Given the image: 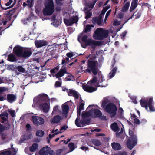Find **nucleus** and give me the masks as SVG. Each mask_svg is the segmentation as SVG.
Masks as SVG:
<instances>
[{
	"label": "nucleus",
	"mask_w": 155,
	"mask_h": 155,
	"mask_svg": "<svg viewBox=\"0 0 155 155\" xmlns=\"http://www.w3.org/2000/svg\"><path fill=\"white\" fill-rule=\"evenodd\" d=\"M35 43L38 48H40L48 45V42L45 41L43 40H36L35 41Z\"/></svg>",
	"instance_id": "14"
},
{
	"label": "nucleus",
	"mask_w": 155,
	"mask_h": 155,
	"mask_svg": "<svg viewBox=\"0 0 155 155\" xmlns=\"http://www.w3.org/2000/svg\"><path fill=\"white\" fill-rule=\"evenodd\" d=\"M81 149L82 150H84L85 149L87 150V148L84 146H82L81 147Z\"/></svg>",
	"instance_id": "61"
},
{
	"label": "nucleus",
	"mask_w": 155,
	"mask_h": 155,
	"mask_svg": "<svg viewBox=\"0 0 155 155\" xmlns=\"http://www.w3.org/2000/svg\"><path fill=\"white\" fill-rule=\"evenodd\" d=\"M66 73V71L65 68H63L60 70V71L55 75V77L56 78H58L62 77L64 75V74Z\"/></svg>",
	"instance_id": "19"
},
{
	"label": "nucleus",
	"mask_w": 155,
	"mask_h": 155,
	"mask_svg": "<svg viewBox=\"0 0 155 155\" xmlns=\"http://www.w3.org/2000/svg\"><path fill=\"white\" fill-rule=\"evenodd\" d=\"M134 123L136 124H139L140 122L139 120L136 118L134 119Z\"/></svg>",
	"instance_id": "54"
},
{
	"label": "nucleus",
	"mask_w": 155,
	"mask_h": 155,
	"mask_svg": "<svg viewBox=\"0 0 155 155\" xmlns=\"http://www.w3.org/2000/svg\"><path fill=\"white\" fill-rule=\"evenodd\" d=\"M131 116L134 118H136V115L134 114H131Z\"/></svg>",
	"instance_id": "64"
},
{
	"label": "nucleus",
	"mask_w": 155,
	"mask_h": 155,
	"mask_svg": "<svg viewBox=\"0 0 155 155\" xmlns=\"http://www.w3.org/2000/svg\"><path fill=\"white\" fill-rule=\"evenodd\" d=\"M45 155H54V151L52 150L50 151L48 153H46Z\"/></svg>",
	"instance_id": "49"
},
{
	"label": "nucleus",
	"mask_w": 155,
	"mask_h": 155,
	"mask_svg": "<svg viewBox=\"0 0 155 155\" xmlns=\"http://www.w3.org/2000/svg\"><path fill=\"white\" fill-rule=\"evenodd\" d=\"M112 148L115 150H119L121 149V146L118 143L113 142L111 144Z\"/></svg>",
	"instance_id": "20"
},
{
	"label": "nucleus",
	"mask_w": 155,
	"mask_h": 155,
	"mask_svg": "<svg viewBox=\"0 0 155 155\" xmlns=\"http://www.w3.org/2000/svg\"><path fill=\"white\" fill-rule=\"evenodd\" d=\"M68 95L69 96H73L76 99H78L79 97V94L75 90L72 89H69Z\"/></svg>",
	"instance_id": "17"
},
{
	"label": "nucleus",
	"mask_w": 155,
	"mask_h": 155,
	"mask_svg": "<svg viewBox=\"0 0 155 155\" xmlns=\"http://www.w3.org/2000/svg\"><path fill=\"white\" fill-rule=\"evenodd\" d=\"M120 21H117V20H115L114 22V25H120Z\"/></svg>",
	"instance_id": "50"
},
{
	"label": "nucleus",
	"mask_w": 155,
	"mask_h": 155,
	"mask_svg": "<svg viewBox=\"0 0 155 155\" xmlns=\"http://www.w3.org/2000/svg\"><path fill=\"white\" fill-rule=\"evenodd\" d=\"M6 99L5 96H0V101H2Z\"/></svg>",
	"instance_id": "56"
},
{
	"label": "nucleus",
	"mask_w": 155,
	"mask_h": 155,
	"mask_svg": "<svg viewBox=\"0 0 155 155\" xmlns=\"http://www.w3.org/2000/svg\"><path fill=\"white\" fill-rule=\"evenodd\" d=\"M58 70V68H56L55 69L51 70L50 71V72H51V74H52V76L54 77V73H56L57 72Z\"/></svg>",
	"instance_id": "41"
},
{
	"label": "nucleus",
	"mask_w": 155,
	"mask_h": 155,
	"mask_svg": "<svg viewBox=\"0 0 155 155\" xmlns=\"http://www.w3.org/2000/svg\"><path fill=\"white\" fill-rule=\"evenodd\" d=\"M24 49V48L19 46H17L14 48L13 51L17 56L21 57Z\"/></svg>",
	"instance_id": "12"
},
{
	"label": "nucleus",
	"mask_w": 155,
	"mask_h": 155,
	"mask_svg": "<svg viewBox=\"0 0 155 155\" xmlns=\"http://www.w3.org/2000/svg\"><path fill=\"white\" fill-rule=\"evenodd\" d=\"M137 0H132L131 5L130 9V11H133L136 8L137 5Z\"/></svg>",
	"instance_id": "21"
},
{
	"label": "nucleus",
	"mask_w": 155,
	"mask_h": 155,
	"mask_svg": "<svg viewBox=\"0 0 155 155\" xmlns=\"http://www.w3.org/2000/svg\"><path fill=\"white\" fill-rule=\"evenodd\" d=\"M117 69L116 68H114L109 74L108 76L110 78H112L114 76Z\"/></svg>",
	"instance_id": "32"
},
{
	"label": "nucleus",
	"mask_w": 155,
	"mask_h": 155,
	"mask_svg": "<svg viewBox=\"0 0 155 155\" xmlns=\"http://www.w3.org/2000/svg\"><path fill=\"white\" fill-rule=\"evenodd\" d=\"M92 15V13L90 12H89L87 13L86 14V15L85 17L86 18H89Z\"/></svg>",
	"instance_id": "53"
},
{
	"label": "nucleus",
	"mask_w": 155,
	"mask_h": 155,
	"mask_svg": "<svg viewBox=\"0 0 155 155\" xmlns=\"http://www.w3.org/2000/svg\"><path fill=\"white\" fill-rule=\"evenodd\" d=\"M61 83L59 81H56L55 84V86L56 87H58L60 86Z\"/></svg>",
	"instance_id": "55"
},
{
	"label": "nucleus",
	"mask_w": 155,
	"mask_h": 155,
	"mask_svg": "<svg viewBox=\"0 0 155 155\" xmlns=\"http://www.w3.org/2000/svg\"><path fill=\"white\" fill-rule=\"evenodd\" d=\"M153 100L152 98L147 99L142 98L140 101V104L143 107H145L147 111H154L155 109L152 105Z\"/></svg>",
	"instance_id": "6"
},
{
	"label": "nucleus",
	"mask_w": 155,
	"mask_h": 155,
	"mask_svg": "<svg viewBox=\"0 0 155 155\" xmlns=\"http://www.w3.org/2000/svg\"><path fill=\"white\" fill-rule=\"evenodd\" d=\"M86 36H83L82 38V40L87 45H91L92 44H95V42L91 39H87Z\"/></svg>",
	"instance_id": "13"
},
{
	"label": "nucleus",
	"mask_w": 155,
	"mask_h": 155,
	"mask_svg": "<svg viewBox=\"0 0 155 155\" xmlns=\"http://www.w3.org/2000/svg\"><path fill=\"white\" fill-rule=\"evenodd\" d=\"M73 76L69 74H68L66 78H65V80L67 81L73 80Z\"/></svg>",
	"instance_id": "35"
},
{
	"label": "nucleus",
	"mask_w": 155,
	"mask_h": 155,
	"mask_svg": "<svg viewBox=\"0 0 155 155\" xmlns=\"http://www.w3.org/2000/svg\"><path fill=\"white\" fill-rule=\"evenodd\" d=\"M111 12V10H110L107 12V13L105 17V19H104V22L105 23H106V21L108 16L110 15Z\"/></svg>",
	"instance_id": "43"
},
{
	"label": "nucleus",
	"mask_w": 155,
	"mask_h": 155,
	"mask_svg": "<svg viewBox=\"0 0 155 155\" xmlns=\"http://www.w3.org/2000/svg\"><path fill=\"white\" fill-rule=\"evenodd\" d=\"M88 57L89 60L88 65L91 70L87 68L85 70L84 72L90 73L91 71L94 75H97L96 76L93 77L92 79L88 82V84L91 86L86 85L83 86V88L85 91L91 93L96 91L97 87H104L107 86V84L101 72L97 68V62L93 61L95 58L94 55H90Z\"/></svg>",
	"instance_id": "1"
},
{
	"label": "nucleus",
	"mask_w": 155,
	"mask_h": 155,
	"mask_svg": "<svg viewBox=\"0 0 155 155\" xmlns=\"http://www.w3.org/2000/svg\"><path fill=\"white\" fill-rule=\"evenodd\" d=\"M16 99V97L12 94H8L7 96V99L10 103H12Z\"/></svg>",
	"instance_id": "24"
},
{
	"label": "nucleus",
	"mask_w": 155,
	"mask_h": 155,
	"mask_svg": "<svg viewBox=\"0 0 155 155\" xmlns=\"http://www.w3.org/2000/svg\"><path fill=\"white\" fill-rule=\"evenodd\" d=\"M68 147L69 148L70 152H72L76 148V147L74 143H70L68 145Z\"/></svg>",
	"instance_id": "28"
},
{
	"label": "nucleus",
	"mask_w": 155,
	"mask_h": 155,
	"mask_svg": "<svg viewBox=\"0 0 155 155\" xmlns=\"http://www.w3.org/2000/svg\"><path fill=\"white\" fill-rule=\"evenodd\" d=\"M79 120L78 119V118H77L76 119L75 121V124L78 127H81V124Z\"/></svg>",
	"instance_id": "42"
},
{
	"label": "nucleus",
	"mask_w": 155,
	"mask_h": 155,
	"mask_svg": "<svg viewBox=\"0 0 155 155\" xmlns=\"http://www.w3.org/2000/svg\"><path fill=\"white\" fill-rule=\"evenodd\" d=\"M61 21H58L57 22V24H56L55 23V22H54L52 24H53V25L55 27H57L61 24Z\"/></svg>",
	"instance_id": "47"
},
{
	"label": "nucleus",
	"mask_w": 155,
	"mask_h": 155,
	"mask_svg": "<svg viewBox=\"0 0 155 155\" xmlns=\"http://www.w3.org/2000/svg\"><path fill=\"white\" fill-rule=\"evenodd\" d=\"M60 112V111L58 105H56L53 108V111L52 113V114H59Z\"/></svg>",
	"instance_id": "26"
},
{
	"label": "nucleus",
	"mask_w": 155,
	"mask_h": 155,
	"mask_svg": "<svg viewBox=\"0 0 155 155\" xmlns=\"http://www.w3.org/2000/svg\"><path fill=\"white\" fill-rule=\"evenodd\" d=\"M106 104V103H105L104 101H103L102 103V105L103 107L105 106Z\"/></svg>",
	"instance_id": "63"
},
{
	"label": "nucleus",
	"mask_w": 155,
	"mask_h": 155,
	"mask_svg": "<svg viewBox=\"0 0 155 155\" xmlns=\"http://www.w3.org/2000/svg\"><path fill=\"white\" fill-rule=\"evenodd\" d=\"M62 0H56V3L59 5H61L62 3L61 2Z\"/></svg>",
	"instance_id": "48"
},
{
	"label": "nucleus",
	"mask_w": 155,
	"mask_h": 155,
	"mask_svg": "<svg viewBox=\"0 0 155 155\" xmlns=\"http://www.w3.org/2000/svg\"><path fill=\"white\" fill-rule=\"evenodd\" d=\"M111 128L114 131H117L118 129V127L116 123H113L111 125Z\"/></svg>",
	"instance_id": "27"
},
{
	"label": "nucleus",
	"mask_w": 155,
	"mask_h": 155,
	"mask_svg": "<svg viewBox=\"0 0 155 155\" xmlns=\"http://www.w3.org/2000/svg\"><path fill=\"white\" fill-rule=\"evenodd\" d=\"M67 63V61L65 59L63 60L62 61V64H64L65 63Z\"/></svg>",
	"instance_id": "62"
},
{
	"label": "nucleus",
	"mask_w": 155,
	"mask_h": 155,
	"mask_svg": "<svg viewBox=\"0 0 155 155\" xmlns=\"http://www.w3.org/2000/svg\"><path fill=\"white\" fill-rule=\"evenodd\" d=\"M8 60L11 62H14L16 60V58L12 54H10L8 56Z\"/></svg>",
	"instance_id": "30"
},
{
	"label": "nucleus",
	"mask_w": 155,
	"mask_h": 155,
	"mask_svg": "<svg viewBox=\"0 0 155 155\" xmlns=\"http://www.w3.org/2000/svg\"><path fill=\"white\" fill-rule=\"evenodd\" d=\"M102 22L101 18L100 17L99 18H93L92 22L94 24H97L98 25L101 24Z\"/></svg>",
	"instance_id": "22"
},
{
	"label": "nucleus",
	"mask_w": 155,
	"mask_h": 155,
	"mask_svg": "<svg viewBox=\"0 0 155 155\" xmlns=\"http://www.w3.org/2000/svg\"><path fill=\"white\" fill-rule=\"evenodd\" d=\"M7 111L9 112L11 115L12 117H14L15 116V111L13 110H12L11 109H9L7 110Z\"/></svg>",
	"instance_id": "40"
},
{
	"label": "nucleus",
	"mask_w": 155,
	"mask_h": 155,
	"mask_svg": "<svg viewBox=\"0 0 155 155\" xmlns=\"http://www.w3.org/2000/svg\"><path fill=\"white\" fill-rule=\"evenodd\" d=\"M94 26L93 25H87L84 28V31L86 32L90 30L91 29V28H93Z\"/></svg>",
	"instance_id": "33"
},
{
	"label": "nucleus",
	"mask_w": 155,
	"mask_h": 155,
	"mask_svg": "<svg viewBox=\"0 0 155 155\" xmlns=\"http://www.w3.org/2000/svg\"><path fill=\"white\" fill-rule=\"evenodd\" d=\"M106 110L107 111L113 116L116 114L117 108L114 104L110 103L107 105Z\"/></svg>",
	"instance_id": "11"
},
{
	"label": "nucleus",
	"mask_w": 155,
	"mask_h": 155,
	"mask_svg": "<svg viewBox=\"0 0 155 155\" xmlns=\"http://www.w3.org/2000/svg\"><path fill=\"white\" fill-rule=\"evenodd\" d=\"M68 127L67 126H64L61 127L60 131H58V130L57 129L52 130L51 131V134H49L48 137L47 138L48 142L49 143L51 139L55 135L61 133L63 131L66 130Z\"/></svg>",
	"instance_id": "9"
},
{
	"label": "nucleus",
	"mask_w": 155,
	"mask_h": 155,
	"mask_svg": "<svg viewBox=\"0 0 155 155\" xmlns=\"http://www.w3.org/2000/svg\"><path fill=\"white\" fill-rule=\"evenodd\" d=\"M129 133L131 138L128 140L127 145V147L130 150L132 149L137 144V138L136 136L133 134L132 132L129 130Z\"/></svg>",
	"instance_id": "8"
},
{
	"label": "nucleus",
	"mask_w": 155,
	"mask_h": 155,
	"mask_svg": "<svg viewBox=\"0 0 155 155\" xmlns=\"http://www.w3.org/2000/svg\"><path fill=\"white\" fill-rule=\"evenodd\" d=\"M62 109L63 114H66L68 111V106L67 105L63 104L62 105Z\"/></svg>",
	"instance_id": "25"
},
{
	"label": "nucleus",
	"mask_w": 155,
	"mask_h": 155,
	"mask_svg": "<svg viewBox=\"0 0 155 155\" xmlns=\"http://www.w3.org/2000/svg\"><path fill=\"white\" fill-rule=\"evenodd\" d=\"M109 34L108 30L101 28H97L94 34L93 35L94 39L102 40L107 38Z\"/></svg>",
	"instance_id": "4"
},
{
	"label": "nucleus",
	"mask_w": 155,
	"mask_h": 155,
	"mask_svg": "<svg viewBox=\"0 0 155 155\" xmlns=\"http://www.w3.org/2000/svg\"><path fill=\"white\" fill-rule=\"evenodd\" d=\"M33 107H38L43 112L47 113L50 108V101L47 95L41 94L34 99Z\"/></svg>",
	"instance_id": "2"
},
{
	"label": "nucleus",
	"mask_w": 155,
	"mask_h": 155,
	"mask_svg": "<svg viewBox=\"0 0 155 155\" xmlns=\"http://www.w3.org/2000/svg\"><path fill=\"white\" fill-rule=\"evenodd\" d=\"M8 128H5L0 124V133L4 131V130H7Z\"/></svg>",
	"instance_id": "39"
},
{
	"label": "nucleus",
	"mask_w": 155,
	"mask_h": 155,
	"mask_svg": "<svg viewBox=\"0 0 155 155\" xmlns=\"http://www.w3.org/2000/svg\"><path fill=\"white\" fill-rule=\"evenodd\" d=\"M93 143L96 146H99L101 144L100 141L97 140H94L93 141Z\"/></svg>",
	"instance_id": "44"
},
{
	"label": "nucleus",
	"mask_w": 155,
	"mask_h": 155,
	"mask_svg": "<svg viewBox=\"0 0 155 155\" xmlns=\"http://www.w3.org/2000/svg\"><path fill=\"white\" fill-rule=\"evenodd\" d=\"M64 22L67 26H70L74 23L77 22L78 21V18L77 16H71L68 13H64Z\"/></svg>",
	"instance_id": "7"
},
{
	"label": "nucleus",
	"mask_w": 155,
	"mask_h": 155,
	"mask_svg": "<svg viewBox=\"0 0 155 155\" xmlns=\"http://www.w3.org/2000/svg\"><path fill=\"white\" fill-rule=\"evenodd\" d=\"M126 34V32H123L121 35V38L123 39Z\"/></svg>",
	"instance_id": "59"
},
{
	"label": "nucleus",
	"mask_w": 155,
	"mask_h": 155,
	"mask_svg": "<svg viewBox=\"0 0 155 155\" xmlns=\"http://www.w3.org/2000/svg\"><path fill=\"white\" fill-rule=\"evenodd\" d=\"M54 11V2L52 0H47L45 3V8L43 12L45 15H50Z\"/></svg>",
	"instance_id": "5"
},
{
	"label": "nucleus",
	"mask_w": 155,
	"mask_h": 155,
	"mask_svg": "<svg viewBox=\"0 0 155 155\" xmlns=\"http://www.w3.org/2000/svg\"><path fill=\"white\" fill-rule=\"evenodd\" d=\"M18 70L20 72H24L25 71V69L21 66H18L17 67Z\"/></svg>",
	"instance_id": "37"
},
{
	"label": "nucleus",
	"mask_w": 155,
	"mask_h": 155,
	"mask_svg": "<svg viewBox=\"0 0 155 155\" xmlns=\"http://www.w3.org/2000/svg\"><path fill=\"white\" fill-rule=\"evenodd\" d=\"M62 119V118H61L60 116L57 115L52 118L50 120V122L52 124H58L60 122Z\"/></svg>",
	"instance_id": "16"
},
{
	"label": "nucleus",
	"mask_w": 155,
	"mask_h": 155,
	"mask_svg": "<svg viewBox=\"0 0 155 155\" xmlns=\"http://www.w3.org/2000/svg\"><path fill=\"white\" fill-rule=\"evenodd\" d=\"M34 124L37 126L43 124L45 122L44 120L42 118L38 116H33L32 117Z\"/></svg>",
	"instance_id": "10"
},
{
	"label": "nucleus",
	"mask_w": 155,
	"mask_h": 155,
	"mask_svg": "<svg viewBox=\"0 0 155 155\" xmlns=\"http://www.w3.org/2000/svg\"><path fill=\"white\" fill-rule=\"evenodd\" d=\"M67 56L69 58H71L74 55V54L72 52H70L67 53L66 54Z\"/></svg>",
	"instance_id": "45"
},
{
	"label": "nucleus",
	"mask_w": 155,
	"mask_h": 155,
	"mask_svg": "<svg viewBox=\"0 0 155 155\" xmlns=\"http://www.w3.org/2000/svg\"><path fill=\"white\" fill-rule=\"evenodd\" d=\"M62 90L63 91H67V92L68 93V91H69V89L68 90L66 88H63Z\"/></svg>",
	"instance_id": "60"
},
{
	"label": "nucleus",
	"mask_w": 155,
	"mask_h": 155,
	"mask_svg": "<svg viewBox=\"0 0 155 155\" xmlns=\"http://www.w3.org/2000/svg\"><path fill=\"white\" fill-rule=\"evenodd\" d=\"M32 54V51L30 48H24L21 57H27L30 56Z\"/></svg>",
	"instance_id": "15"
},
{
	"label": "nucleus",
	"mask_w": 155,
	"mask_h": 155,
	"mask_svg": "<svg viewBox=\"0 0 155 155\" xmlns=\"http://www.w3.org/2000/svg\"><path fill=\"white\" fill-rule=\"evenodd\" d=\"M44 134V132L41 130H38L36 132V135L37 136L42 137Z\"/></svg>",
	"instance_id": "29"
},
{
	"label": "nucleus",
	"mask_w": 155,
	"mask_h": 155,
	"mask_svg": "<svg viewBox=\"0 0 155 155\" xmlns=\"http://www.w3.org/2000/svg\"><path fill=\"white\" fill-rule=\"evenodd\" d=\"M85 61H82V64L81 67V70L79 71V72H81L83 71V69H85L86 67V65L85 64Z\"/></svg>",
	"instance_id": "36"
},
{
	"label": "nucleus",
	"mask_w": 155,
	"mask_h": 155,
	"mask_svg": "<svg viewBox=\"0 0 155 155\" xmlns=\"http://www.w3.org/2000/svg\"><path fill=\"white\" fill-rule=\"evenodd\" d=\"M84 105V104L81 103L79 107L78 108L77 113L78 114V116L80 115L81 111L83 109Z\"/></svg>",
	"instance_id": "31"
},
{
	"label": "nucleus",
	"mask_w": 155,
	"mask_h": 155,
	"mask_svg": "<svg viewBox=\"0 0 155 155\" xmlns=\"http://www.w3.org/2000/svg\"><path fill=\"white\" fill-rule=\"evenodd\" d=\"M109 8V7L108 8H104L101 12V14H102L103 15H104L105 13V12Z\"/></svg>",
	"instance_id": "57"
},
{
	"label": "nucleus",
	"mask_w": 155,
	"mask_h": 155,
	"mask_svg": "<svg viewBox=\"0 0 155 155\" xmlns=\"http://www.w3.org/2000/svg\"><path fill=\"white\" fill-rule=\"evenodd\" d=\"M130 4L128 2H127L124 5L122 9V11L125 12L127 11L129 8Z\"/></svg>",
	"instance_id": "34"
},
{
	"label": "nucleus",
	"mask_w": 155,
	"mask_h": 155,
	"mask_svg": "<svg viewBox=\"0 0 155 155\" xmlns=\"http://www.w3.org/2000/svg\"><path fill=\"white\" fill-rule=\"evenodd\" d=\"M26 3H27L26 5H29L30 6H31V3L30 0H27Z\"/></svg>",
	"instance_id": "58"
},
{
	"label": "nucleus",
	"mask_w": 155,
	"mask_h": 155,
	"mask_svg": "<svg viewBox=\"0 0 155 155\" xmlns=\"http://www.w3.org/2000/svg\"><path fill=\"white\" fill-rule=\"evenodd\" d=\"M13 1L12 0H9V2L5 4V5L6 6H10L12 2Z\"/></svg>",
	"instance_id": "52"
},
{
	"label": "nucleus",
	"mask_w": 155,
	"mask_h": 155,
	"mask_svg": "<svg viewBox=\"0 0 155 155\" xmlns=\"http://www.w3.org/2000/svg\"><path fill=\"white\" fill-rule=\"evenodd\" d=\"M87 110H89V112L83 113L82 114L83 117L85 118L89 116L96 117H100L102 115L98 109V106L96 105H90L87 107Z\"/></svg>",
	"instance_id": "3"
},
{
	"label": "nucleus",
	"mask_w": 155,
	"mask_h": 155,
	"mask_svg": "<svg viewBox=\"0 0 155 155\" xmlns=\"http://www.w3.org/2000/svg\"><path fill=\"white\" fill-rule=\"evenodd\" d=\"M11 152L9 151H5L0 153V155H11Z\"/></svg>",
	"instance_id": "38"
},
{
	"label": "nucleus",
	"mask_w": 155,
	"mask_h": 155,
	"mask_svg": "<svg viewBox=\"0 0 155 155\" xmlns=\"http://www.w3.org/2000/svg\"><path fill=\"white\" fill-rule=\"evenodd\" d=\"M7 90V89L5 87H0V94L5 91Z\"/></svg>",
	"instance_id": "46"
},
{
	"label": "nucleus",
	"mask_w": 155,
	"mask_h": 155,
	"mask_svg": "<svg viewBox=\"0 0 155 155\" xmlns=\"http://www.w3.org/2000/svg\"><path fill=\"white\" fill-rule=\"evenodd\" d=\"M38 145L36 143H34L29 147V150L31 152H34L38 149Z\"/></svg>",
	"instance_id": "23"
},
{
	"label": "nucleus",
	"mask_w": 155,
	"mask_h": 155,
	"mask_svg": "<svg viewBox=\"0 0 155 155\" xmlns=\"http://www.w3.org/2000/svg\"><path fill=\"white\" fill-rule=\"evenodd\" d=\"M50 148L48 147H43L39 152L40 155H45L46 153H48L50 151Z\"/></svg>",
	"instance_id": "18"
},
{
	"label": "nucleus",
	"mask_w": 155,
	"mask_h": 155,
	"mask_svg": "<svg viewBox=\"0 0 155 155\" xmlns=\"http://www.w3.org/2000/svg\"><path fill=\"white\" fill-rule=\"evenodd\" d=\"M116 155H127V153L125 152H120Z\"/></svg>",
	"instance_id": "51"
}]
</instances>
